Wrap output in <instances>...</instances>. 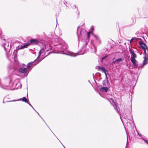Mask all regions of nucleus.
<instances>
[{
  "instance_id": "2",
  "label": "nucleus",
  "mask_w": 148,
  "mask_h": 148,
  "mask_svg": "<svg viewBox=\"0 0 148 148\" xmlns=\"http://www.w3.org/2000/svg\"><path fill=\"white\" fill-rule=\"evenodd\" d=\"M14 85L15 87H13V89H17L18 88H21V83L18 82V80H14Z\"/></svg>"
},
{
  "instance_id": "27",
  "label": "nucleus",
  "mask_w": 148,
  "mask_h": 148,
  "mask_svg": "<svg viewBox=\"0 0 148 148\" xmlns=\"http://www.w3.org/2000/svg\"><path fill=\"white\" fill-rule=\"evenodd\" d=\"M96 67H97L98 69V70H99L101 69V68H102L103 67H100L99 66H97Z\"/></svg>"
},
{
  "instance_id": "34",
  "label": "nucleus",
  "mask_w": 148,
  "mask_h": 148,
  "mask_svg": "<svg viewBox=\"0 0 148 148\" xmlns=\"http://www.w3.org/2000/svg\"><path fill=\"white\" fill-rule=\"evenodd\" d=\"M3 103H5V102H4V99H3Z\"/></svg>"
},
{
  "instance_id": "15",
  "label": "nucleus",
  "mask_w": 148,
  "mask_h": 148,
  "mask_svg": "<svg viewBox=\"0 0 148 148\" xmlns=\"http://www.w3.org/2000/svg\"><path fill=\"white\" fill-rule=\"evenodd\" d=\"M111 100L114 103V104H113V106L114 107V108H115V110H116V111L118 113H119V111L117 108V106L113 101V100L112 99H111Z\"/></svg>"
},
{
  "instance_id": "21",
  "label": "nucleus",
  "mask_w": 148,
  "mask_h": 148,
  "mask_svg": "<svg viewBox=\"0 0 148 148\" xmlns=\"http://www.w3.org/2000/svg\"><path fill=\"white\" fill-rule=\"evenodd\" d=\"M43 51V50L42 49H41L39 51L38 57H39L41 55L42 52Z\"/></svg>"
},
{
  "instance_id": "16",
  "label": "nucleus",
  "mask_w": 148,
  "mask_h": 148,
  "mask_svg": "<svg viewBox=\"0 0 148 148\" xmlns=\"http://www.w3.org/2000/svg\"><path fill=\"white\" fill-rule=\"evenodd\" d=\"M101 70L102 72L104 73L105 75H107V73H108V71L104 67L101 68Z\"/></svg>"
},
{
  "instance_id": "39",
  "label": "nucleus",
  "mask_w": 148,
  "mask_h": 148,
  "mask_svg": "<svg viewBox=\"0 0 148 148\" xmlns=\"http://www.w3.org/2000/svg\"><path fill=\"white\" fill-rule=\"evenodd\" d=\"M75 8H76V6H75Z\"/></svg>"
},
{
  "instance_id": "3",
  "label": "nucleus",
  "mask_w": 148,
  "mask_h": 148,
  "mask_svg": "<svg viewBox=\"0 0 148 148\" xmlns=\"http://www.w3.org/2000/svg\"><path fill=\"white\" fill-rule=\"evenodd\" d=\"M84 31L85 33H87V36L86 37H87V38H86V40H85V41L86 42H87L89 41V38L90 37V32H86V30L84 29H82L80 32V34L81 35L82 34Z\"/></svg>"
},
{
  "instance_id": "37",
  "label": "nucleus",
  "mask_w": 148,
  "mask_h": 148,
  "mask_svg": "<svg viewBox=\"0 0 148 148\" xmlns=\"http://www.w3.org/2000/svg\"><path fill=\"white\" fill-rule=\"evenodd\" d=\"M56 22H57V19H56Z\"/></svg>"
},
{
  "instance_id": "13",
  "label": "nucleus",
  "mask_w": 148,
  "mask_h": 148,
  "mask_svg": "<svg viewBox=\"0 0 148 148\" xmlns=\"http://www.w3.org/2000/svg\"><path fill=\"white\" fill-rule=\"evenodd\" d=\"M30 42V43L33 45L37 44L39 43L38 41L35 39H31Z\"/></svg>"
},
{
  "instance_id": "1",
  "label": "nucleus",
  "mask_w": 148,
  "mask_h": 148,
  "mask_svg": "<svg viewBox=\"0 0 148 148\" xmlns=\"http://www.w3.org/2000/svg\"><path fill=\"white\" fill-rule=\"evenodd\" d=\"M2 46L4 47V50L6 52V55L8 59L10 56L9 53L10 51L11 48L10 46H9V44L8 42L3 43L2 45Z\"/></svg>"
},
{
  "instance_id": "32",
  "label": "nucleus",
  "mask_w": 148,
  "mask_h": 148,
  "mask_svg": "<svg viewBox=\"0 0 148 148\" xmlns=\"http://www.w3.org/2000/svg\"><path fill=\"white\" fill-rule=\"evenodd\" d=\"M25 64H22V66H25Z\"/></svg>"
},
{
  "instance_id": "40",
  "label": "nucleus",
  "mask_w": 148,
  "mask_h": 148,
  "mask_svg": "<svg viewBox=\"0 0 148 148\" xmlns=\"http://www.w3.org/2000/svg\"><path fill=\"white\" fill-rule=\"evenodd\" d=\"M64 146V148H65V147H64V146Z\"/></svg>"
},
{
  "instance_id": "19",
  "label": "nucleus",
  "mask_w": 148,
  "mask_h": 148,
  "mask_svg": "<svg viewBox=\"0 0 148 148\" xmlns=\"http://www.w3.org/2000/svg\"><path fill=\"white\" fill-rule=\"evenodd\" d=\"M129 51H130V54H131V53L134 52V51L132 49V47H130L129 48Z\"/></svg>"
},
{
  "instance_id": "38",
  "label": "nucleus",
  "mask_w": 148,
  "mask_h": 148,
  "mask_svg": "<svg viewBox=\"0 0 148 148\" xmlns=\"http://www.w3.org/2000/svg\"><path fill=\"white\" fill-rule=\"evenodd\" d=\"M110 102V103H111V102L110 101H109Z\"/></svg>"
},
{
  "instance_id": "10",
  "label": "nucleus",
  "mask_w": 148,
  "mask_h": 148,
  "mask_svg": "<svg viewBox=\"0 0 148 148\" xmlns=\"http://www.w3.org/2000/svg\"><path fill=\"white\" fill-rule=\"evenodd\" d=\"M63 54L72 57H75L78 55L77 53H73L71 51L68 52V53L64 52Z\"/></svg>"
},
{
  "instance_id": "8",
  "label": "nucleus",
  "mask_w": 148,
  "mask_h": 148,
  "mask_svg": "<svg viewBox=\"0 0 148 148\" xmlns=\"http://www.w3.org/2000/svg\"><path fill=\"white\" fill-rule=\"evenodd\" d=\"M57 48L59 49L61 51H64L68 48V46L66 44H64L61 47H58Z\"/></svg>"
},
{
  "instance_id": "11",
  "label": "nucleus",
  "mask_w": 148,
  "mask_h": 148,
  "mask_svg": "<svg viewBox=\"0 0 148 148\" xmlns=\"http://www.w3.org/2000/svg\"><path fill=\"white\" fill-rule=\"evenodd\" d=\"M107 87H103L100 88V90L102 92H107L108 91V88H109L108 87V85L107 86Z\"/></svg>"
},
{
  "instance_id": "12",
  "label": "nucleus",
  "mask_w": 148,
  "mask_h": 148,
  "mask_svg": "<svg viewBox=\"0 0 148 148\" xmlns=\"http://www.w3.org/2000/svg\"><path fill=\"white\" fill-rule=\"evenodd\" d=\"M130 60L134 66L137 67L138 65V62L135 59H134L133 58Z\"/></svg>"
},
{
  "instance_id": "24",
  "label": "nucleus",
  "mask_w": 148,
  "mask_h": 148,
  "mask_svg": "<svg viewBox=\"0 0 148 148\" xmlns=\"http://www.w3.org/2000/svg\"><path fill=\"white\" fill-rule=\"evenodd\" d=\"M138 38H136V37H134L133 38H132L130 40V42H132L134 39H137Z\"/></svg>"
},
{
  "instance_id": "23",
  "label": "nucleus",
  "mask_w": 148,
  "mask_h": 148,
  "mask_svg": "<svg viewBox=\"0 0 148 148\" xmlns=\"http://www.w3.org/2000/svg\"><path fill=\"white\" fill-rule=\"evenodd\" d=\"M106 81L105 80L103 81V84L104 86H107L106 84Z\"/></svg>"
},
{
  "instance_id": "36",
  "label": "nucleus",
  "mask_w": 148,
  "mask_h": 148,
  "mask_svg": "<svg viewBox=\"0 0 148 148\" xmlns=\"http://www.w3.org/2000/svg\"><path fill=\"white\" fill-rule=\"evenodd\" d=\"M128 141L127 138V142Z\"/></svg>"
},
{
  "instance_id": "22",
  "label": "nucleus",
  "mask_w": 148,
  "mask_h": 148,
  "mask_svg": "<svg viewBox=\"0 0 148 148\" xmlns=\"http://www.w3.org/2000/svg\"><path fill=\"white\" fill-rule=\"evenodd\" d=\"M141 139L143 140L148 145V140H146V139H145L143 138H142Z\"/></svg>"
},
{
  "instance_id": "18",
  "label": "nucleus",
  "mask_w": 148,
  "mask_h": 148,
  "mask_svg": "<svg viewBox=\"0 0 148 148\" xmlns=\"http://www.w3.org/2000/svg\"><path fill=\"white\" fill-rule=\"evenodd\" d=\"M131 56L130 60L133 58L134 59H135V58H136V55L133 52L131 53Z\"/></svg>"
},
{
  "instance_id": "4",
  "label": "nucleus",
  "mask_w": 148,
  "mask_h": 148,
  "mask_svg": "<svg viewBox=\"0 0 148 148\" xmlns=\"http://www.w3.org/2000/svg\"><path fill=\"white\" fill-rule=\"evenodd\" d=\"M144 59L143 63L141 66H139V68H143L144 66L148 63V58L147 57L146 55L144 57Z\"/></svg>"
},
{
  "instance_id": "33",
  "label": "nucleus",
  "mask_w": 148,
  "mask_h": 148,
  "mask_svg": "<svg viewBox=\"0 0 148 148\" xmlns=\"http://www.w3.org/2000/svg\"><path fill=\"white\" fill-rule=\"evenodd\" d=\"M79 27H78V28H77V35H78V34H77V32H78V29Z\"/></svg>"
},
{
  "instance_id": "14",
  "label": "nucleus",
  "mask_w": 148,
  "mask_h": 148,
  "mask_svg": "<svg viewBox=\"0 0 148 148\" xmlns=\"http://www.w3.org/2000/svg\"><path fill=\"white\" fill-rule=\"evenodd\" d=\"M123 60L124 59L123 58H119L114 61L113 63L115 64L116 62H122Z\"/></svg>"
},
{
  "instance_id": "26",
  "label": "nucleus",
  "mask_w": 148,
  "mask_h": 148,
  "mask_svg": "<svg viewBox=\"0 0 148 148\" xmlns=\"http://www.w3.org/2000/svg\"><path fill=\"white\" fill-rule=\"evenodd\" d=\"M27 103L28 104L33 108V109L35 111V112H36V110L34 109V108L33 107L30 103L29 102V103Z\"/></svg>"
},
{
  "instance_id": "29",
  "label": "nucleus",
  "mask_w": 148,
  "mask_h": 148,
  "mask_svg": "<svg viewBox=\"0 0 148 148\" xmlns=\"http://www.w3.org/2000/svg\"><path fill=\"white\" fill-rule=\"evenodd\" d=\"M106 57H103L102 58V59H101V61H102V60L105 58Z\"/></svg>"
},
{
  "instance_id": "30",
  "label": "nucleus",
  "mask_w": 148,
  "mask_h": 148,
  "mask_svg": "<svg viewBox=\"0 0 148 148\" xmlns=\"http://www.w3.org/2000/svg\"><path fill=\"white\" fill-rule=\"evenodd\" d=\"M138 134L140 136H141V135L138 132Z\"/></svg>"
},
{
  "instance_id": "6",
  "label": "nucleus",
  "mask_w": 148,
  "mask_h": 148,
  "mask_svg": "<svg viewBox=\"0 0 148 148\" xmlns=\"http://www.w3.org/2000/svg\"><path fill=\"white\" fill-rule=\"evenodd\" d=\"M21 100H22L24 102L27 103H29V101L25 97H23L22 99L21 98L18 100H14L11 101H7V102H10L11 101H15Z\"/></svg>"
},
{
  "instance_id": "7",
  "label": "nucleus",
  "mask_w": 148,
  "mask_h": 148,
  "mask_svg": "<svg viewBox=\"0 0 148 148\" xmlns=\"http://www.w3.org/2000/svg\"><path fill=\"white\" fill-rule=\"evenodd\" d=\"M139 43L141 46L142 49L144 50L145 52V53L146 49H147L148 50L147 46L145 43L142 42L140 41Z\"/></svg>"
},
{
  "instance_id": "35",
  "label": "nucleus",
  "mask_w": 148,
  "mask_h": 148,
  "mask_svg": "<svg viewBox=\"0 0 148 148\" xmlns=\"http://www.w3.org/2000/svg\"><path fill=\"white\" fill-rule=\"evenodd\" d=\"M14 58L15 57V55H14ZM15 56H16V55H15Z\"/></svg>"
},
{
  "instance_id": "28",
  "label": "nucleus",
  "mask_w": 148,
  "mask_h": 148,
  "mask_svg": "<svg viewBox=\"0 0 148 148\" xmlns=\"http://www.w3.org/2000/svg\"><path fill=\"white\" fill-rule=\"evenodd\" d=\"M37 113V114H38V115H39V116H40V117L43 120V121H44V120L43 119H42V118L41 117V116L38 113V112L36 111V112Z\"/></svg>"
},
{
  "instance_id": "25",
  "label": "nucleus",
  "mask_w": 148,
  "mask_h": 148,
  "mask_svg": "<svg viewBox=\"0 0 148 148\" xmlns=\"http://www.w3.org/2000/svg\"><path fill=\"white\" fill-rule=\"evenodd\" d=\"M92 34H93V35H94V36H95V37L97 39H99V37H98V36L95 35V34H93V33Z\"/></svg>"
},
{
  "instance_id": "31",
  "label": "nucleus",
  "mask_w": 148,
  "mask_h": 148,
  "mask_svg": "<svg viewBox=\"0 0 148 148\" xmlns=\"http://www.w3.org/2000/svg\"><path fill=\"white\" fill-rule=\"evenodd\" d=\"M2 32V31H1V30L0 29V34H1Z\"/></svg>"
},
{
  "instance_id": "20",
  "label": "nucleus",
  "mask_w": 148,
  "mask_h": 148,
  "mask_svg": "<svg viewBox=\"0 0 148 148\" xmlns=\"http://www.w3.org/2000/svg\"><path fill=\"white\" fill-rule=\"evenodd\" d=\"M106 78L107 79V83L108 84V87L110 88V84L109 83V82H108V77H107V75H106Z\"/></svg>"
},
{
  "instance_id": "17",
  "label": "nucleus",
  "mask_w": 148,
  "mask_h": 148,
  "mask_svg": "<svg viewBox=\"0 0 148 148\" xmlns=\"http://www.w3.org/2000/svg\"><path fill=\"white\" fill-rule=\"evenodd\" d=\"M29 43L25 44L21 46V47L20 48V49H23L27 47V46H29Z\"/></svg>"
},
{
  "instance_id": "5",
  "label": "nucleus",
  "mask_w": 148,
  "mask_h": 148,
  "mask_svg": "<svg viewBox=\"0 0 148 148\" xmlns=\"http://www.w3.org/2000/svg\"><path fill=\"white\" fill-rule=\"evenodd\" d=\"M38 61L37 59L35 60L34 62H32L29 63L27 65V69H29L33 65H35L37 63V62Z\"/></svg>"
},
{
  "instance_id": "9",
  "label": "nucleus",
  "mask_w": 148,
  "mask_h": 148,
  "mask_svg": "<svg viewBox=\"0 0 148 148\" xmlns=\"http://www.w3.org/2000/svg\"><path fill=\"white\" fill-rule=\"evenodd\" d=\"M28 69L25 68H22V67H20L19 68L18 70L20 72L25 74L27 73V70Z\"/></svg>"
}]
</instances>
